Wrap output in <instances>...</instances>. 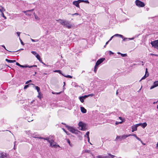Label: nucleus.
Instances as JSON below:
<instances>
[{
  "mask_svg": "<svg viewBox=\"0 0 158 158\" xmlns=\"http://www.w3.org/2000/svg\"><path fill=\"white\" fill-rule=\"evenodd\" d=\"M57 21L62 25L68 29H70L73 27V25L69 21L60 19Z\"/></svg>",
  "mask_w": 158,
  "mask_h": 158,
  "instance_id": "1",
  "label": "nucleus"
},
{
  "mask_svg": "<svg viewBox=\"0 0 158 158\" xmlns=\"http://www.w3.org/2000/svg\"><path fill=\"white\" fill-rule=\"evenodd\" d=\"M33 137L34 138H37L39 139H44V140H46L48 142H49L50 143V146H54V147L55 146V145H54V144H53V145H52V143H53V142H54V140H49V138H48V137L43 138V137H36V136H34V137Z\"/></svg>",
  "mask_w": 158,
  "mask_h": 158,
  "instance_id": "2",
  "label": "nucleus"
},
{
  "mask_svg": "<svg viewBox=\"0 0 158 158\" xmlns=\"http://www.w3.org/2000/svg\"><path fill=\"white\" fill-rule=\"evenodd\" d=\"M79 126L81 128L80 129L81 131H85L86 130V125L82 122H80L78 124Z\"/></svg>",
  "mask_w": 158,
  "mask_h": 158,
  "instance_id": "3",
  "label": "nucleus"
},
{
  "mask_svg": "<svg viewBox=\"0 0 158 158\" xmlns=\"http://www.w3.org/2000/svg\"><path fill=\"white\" fill-rule=\"evenodd\" d=\"M129 136H130V135H125L121 136L117 135L116 139L114 140V141H117L119 140L120 141H121L122 139H125L126 138Z\"/></svg>",
  "mask_w": 158,
  "mask_h": 158,
  "instance_id": "4",
  "label": "nucleus"
},
{
  "mask_svg": "<svg viewBox=\"0 0 158 158\" xmlns=\"http://www.w3.org/2000/svg\"><path fill=\"white\" fill-rule=\"evenodd\" d=\"M65 127L68 128V130L71 132L73 133H75L76 134H77V130L75 129L73 127L68 126L67 125L65 124Z\"/></svg>",
  "mask_w": 158,
  "mask_h": 158,
  "instance_id": "5",
  "label": "nucleus"
},
{
  "mask_svg": "<svg viewBox=\"0 0 158 158\" xmlns=\"http://www.w3.org/2000/svg\"><path fill=\"white\" fill-rule=\"evenodd\" d=\"M150 44L152 45V47H153L158 50V40L153 41H152Z\"/></svg>",
  "mask_w": 158,
  "mask_h": 158,
  "instance_id": "6",
  "label": "nucleus"
},
{
  "mask_svg": "<svg viewBox=\"0 0 158 158\" xmlns=\"http://www.w3.org/2000/svg\"><path fill=\"white\" fill-rule=\"evenodd\" d=\"M135 2L136 5L139 7H143L145 6L144 2L139 0H136Z\"/></svg>",
  "mask_w": 158,
  "mask_h": 158,
  "instance_id": "7",
  "label": "nucleus"
},
{
  "mask_svg": "<svg viewBox=\"0 0 158 158\" xmlns=\"http://www.w3.org/2000/svg\"><path fill=\"white\" fill-rule=\"evenodd\" d=\"M34 10V9H32L26 11H23V12L25 13L26 15L30 16L31 15V12H32Z\"/></svg>",
  "mask_w": 158,
  "mask_h": 158,
  "instance_id": "8",
  "label": "nucleus"
},
{
  "mask_svg": "<svg viewBox=\"0 0 158 158\" xmlns=\"http://www.w3.org/2000/svg\"><path fill=\"white\" fill-rule=\"evenodd\" d=\"M139 126V124H137L131 126L132 132H133L137 130V127Z\"/></svg>",
  "mask_w": 158,
  "mask_h": 158,
  "instance_id": "9",
  "label": "nucleus"
},
{
  "mask_svg": "<svg viewBox=\"0 0 158 158\" xmlns=\"http://www.w3.org/2000/svg\"><path fill=\"white\" fill-rule=\"evenodd\" d=\"M105 60V58H100L97 61L95 64L98 66L99 64L102 63Z\"/></svg>",
  "mask_w": 158,
  "mask_h": 158,
  "instance_id": "10",
  "label": "nucleus"
},
{
  "mask_svg": "<svg viewBox=\"0 0 158 158\" xmlns=\"http://www.w3.org/2000/svg\"><path fill=\"white\" fill-rule=\"evenodd\" d=\"M157 86H158V81L154 82L153 85L151 87L150 89H152Z\"/></svg>",
  "mask_w": 158,
  "mask_h": 158,
  "instance_id": "11",
  "label": "nucleus"
},
{
  "mask_svg": "<svg viewBox=\"0 0 158 158\" xmlns=\"http://www.w3.org/2000/svg\"><path fill=\"white\" fill-rule=\"evenodd\" d=\"M80 3V2L78 1V0L76 1H74L73 2V4L75 6L79 8V4Z\"/></svg>",
  "mask_w": 158,
  "mask_h": 158,
  "instance_id": "12",
  "label": "nucleus"
},
{
  "mask_svg": "<svg viewBox=\"0 0 158 158\" xmlns=\"http://www.w3.org/2000/svg\"><path fill=\"white\" fill-rule=\"evenodd\" d=\"M0 158H5L7 156L6 153L3 152H0Z\"/></svg>",
  "mask_w": 158,
  "mask_h": 158,
  "instance_id": "13",
  "label": "nucleus"
},
{
  "mask_svg": "<svg viewBox=\"0 0 158 158\" xmlns=\"http://www.w3.org/2000/svg\"><path fill=\"white\" fill-rule=\"evenodd\" d=\"M114 37H119L122 38H123V36L122 35L118 34H116L114 35H113V36H112L110 38L111 39H112Z\"/></svg>",
  "mask_w": 158,
  "mask_h": 158,
  "instance_id": "14",
  "label": "nucleus"
},
{
  "mask_svg": "<svg viewBox=\"0 0 158 158\" xmlns=\"http://www.w3.org/2000/svg\"><path fill=\"white\" fill-rule=\"evenodd\" d=\"M139 126H141L143 128H144L147 126V123L145 122L139 123Z\"/></svg>",
  "mask_w": 158,
  "mask_h": 158,
  "instance_id": "15",
  "label": "nucleus"
},
{
  "mask_svg": "<svg viewBox=\"0 0 158 158\" xmlns=\"http://www.w3.org/2000/svg\"><path fill=\"white\" fill-rule=\"evenodd\" d=\"M94 96V94H89L88 95H85L84 96H82V97H83V98L84 99H85L86 98H88L90 96V97H93Z\"/></svg>",
  "mask_w": 158,
  "mask_h": 158,
  "instance_id": "16",
  "label": "nucleus"
},
{
  "mask_svg": "<svg viewBox=\"0 0 158 158\" xmlns=\"http://www.w3.org/2000/svg\"><path fill=\"white\" fill-rule=\"evenodd\" d=\"M81 112L83 113H85L86 112V110L83 107H81Z\"/></svg>",
  "mask_w": 158,
  "mask_h": 158,
  "instance_id": "17",
  "label": "nucleus"
},
{
  "mask_svg": "<svg viewBox=\"0 0 158 158\" xmlns=\"http://www.w3.org/2000/svg\"><path fill=\"white\" fill-rule=\"evenodd\" d=\"M43 64H45L44 63L42 62V60L41 59H40V55L38 54L35 56Z\"/></svg>",
  "mask_w": 158,
  "mask_h": 158,
  "instance_id": "18",
  "label": "nucleus"
},
{
  "mask_svg": "<svg viewBox=\"0 0 158 158\" xmlns=\"http://www.w3.org/2000/svg\"><path fill=\"white\" fill-rule=\"evenodd\" d=\"M54 144V145H55V146L54 147L52 146H51L52 147H53L54 148H57V147H59V145H58L57 143L55 142L54 141V142L52 143V145H53Z\"/></svg>",
  "mask_w": 158,
  "mask_h": 158,
  "instance_id": "19",
  "label": "nucleus"
},
{
  "mask_svg": "<svg viewBox=\"0 0 158 158\" xmlns=\"http://www.w3.org/2000/svg\"><path fill=\"white\" fill-rule=\"evenodd\" d=\"M98 65H97L96 64H95V65L94 66V71L95 73H96V72L97 71V69H98Z\"/></svg>",
  "mask_w": 158,
  "mask_h": 158,
  "instance_id": "20",
  "label": "nucleus"
},
{
  "mask_svg": "<svg viewBox=\"0 0 158 158\" xmlns=\"http://www.w3.org/2000/svg\"><path fill=\"white\" fill-rule=\"evenodd\" d=\"M53 72H55V73H58L59 74H61L62 75V74H63L62 73L61 71L60 70H56L53 71Z\"/></svg>",
  "mask_w": 158,
  "mask_h": 158,
  "instance_id": "21",
  "label": "nucleus"
},
{
  "mask_svg": "<svg viewBox=\"0 0 158 158\" xmlns=\"http://www.w3.org/2000/svg\"><path fill=\"white\" fill-rule=\"evenodd\" d=\"M5 9H4V8L2 6H0V12H1V13L2 12H4V11H5Z\"/></svg>",
  "mask_w": 158,
  "mask_h": 158,
  "instance_id": "22",
  "label": "nucleus"
},
{
  "mask_svg": "<svg viewBox=\"0 0 158 158\" xmlns=\"http://www.w3.org/2000/svg\"><path fill=\"white\" fill-rule=\"evenodd\" d=\"M35 89H36L37 90V91L38 92V93L40 92V88L38 86H35Z\"/></svg>",
  "mask_w": 158,
  "mask_h": 158,
  "instance_id": "23",
  "label": "nucleus"
},
{
  "mask_svg": "<svg viewBox=\"0 0 158 158\" xmlns=\"http://www.w3.org/2000/svg\"><path fill=\"white\" fill-rule=\"evenodd\" d=\"M123 41H129V38H124L123 37Z\"/></svg>",
  "mask_w": 158,
  "mask_h": 158,
  "instance_id": "24",
  "label": "nucleus"
},
{
  "mask_svg": "<svg viewBox=\"0 0 158 158\" xmlns=\"http://www.w3.org/2000/svg\"><path fill=\"white\" fill-rule=\"evenodd\" d=\"M62 75L63 76H64V77H66L67 78H72V76L70 75H68L66 76V75H64V74H62Z\"/></svg>",
  "mask_w": 158,
  "mask_h": 158,
  "instance_id": "25",
  "label": "nucleus"
},
{
  "mask_svg": "<svg viewBox=\"0 0 158 158\" xmlns=\"http://www.w3.org/2000/svg\"><path fill=\"white\" fill-rule=\"evenodd\" d=\"M26 133L30 136H32L31 133L30 131H26Z\"/></svg>",
  "mask_w": 158,
  "mask_h": 158,
  "instance_id": "26",
  "label": "nucleus"
},
{
  "mask_svg": "<svg viewBox=\"0 0 158 158\" xmlns=\"http://www.w3.org/2000/svg\"><path fill=\"white\" fill-rule=\"evenodd\" d=\"M79 98V100H80V101H81V102L83 103L84 102V99L83 98V97H82V96L81 97H80Z\"/></svg>",
  "mask_w": 158,
  "mask_h": 158,
  "instance_id": "27",
  "label": "nucleus"
},
{
  "mask_svg": "<svg viewBox=\"0 0 158 158\" xmlns=\"http://www.w3.org/2000/svg\"><path fill=\"white\" fill-rule=\"evenodd\" d=\"M26 66H27V68L28 67L29 68H31L33 67H37V66L36 65H32V66H29V65H26Z\"/></svg>",
  "mask_w": 158,
  "mask_h": 158,
  "instance_id": "28",
  "label": "nucleus"
},
{
  "mask_svg": "<svg viewBox=\"0 0 158 158\" xmlns=\"http://www.w3.org/2000/svg\"><path fill=\"white\" fill-rule=\"evenodd\" d=\"M97 158H106V156H102L101 155H99L96 156V157Z\"/></svg>",
  "mask_w": 158,
  "mask_h": 158,
  "instance_id": "29",
  "label": "nucleus"
},
{
  "mask_svg": "<svg viewBox=\"0 0 158 158\" xmlns=\"http://www.w3.org/2000/svg\"><path fill=\"white\" fill-rule=\"evenodd\" d=\"M1 47H2L3 48H4V49L6 50V51H8L6 48V47L4 45H0V48H1ZM9 52H11V51H9Z\"/></svg>",
  "mask_w": 158,
  "mask_h": 158,
  "instance_id": "30",
  "label": "nucleus"
},
{
  "mask_svg": "<svg viewBox=\"0 0 158 158\" xmlns=\"http://www.w3.org/2000/svg\"><path fill=\"white\" fill-rule=\"evenodd\" d=\"M5 60L8 63H12V60H9L7 59H6Z\"/></svg>",
  "mask_w": 158,
  "mask_h": 158,
  "instance_id": "31",
  "label": "nucleus"
},
{
  "mask_svg": "<svg viewBox=\"0 0 158 158\" xmlns=\"http://www.w3.org/2000/svg\"><path fill=\"white\" fill-rule=\"evenodd\" d=\"M61 92H58V93L55 92H52V93L53 94H61Z\"/></svg>",
  "mask_w": 158,
  "mask_h": 158,
  "instance_id": "32",
  "label": "nucleus"
},
{
  "mask_svg": "<svg viewBox=\"0 0 158 158\" xmlns=\"http://www.w3.org/2000/svg\"><path fill=\"white\" fill-rule=\"evenodd\" d=\"M147 77V76H146V74H145V75L140 80V81H141L142 80L144 79Z\"/></svg>",
  "mask_w": 158,
  "mask_h": 158,
  "instance_id": "33",
  "label": "nucleus"
},
{
  "mask_svg": "<svg viewBox=\"0 0 158 158\" xmlns=\"http://www.w3.org/2000/svg\"><path fill=\"white\" fill-rule=\"evenodd\" d=\"M136 138L138 139V140H139V141H140L141 143L143 144V145H145V144H144L143 143V142L141 140V139L139 138V137H137Z\"/></svg>",
  "mask_w": 158,
  "mask_h": 158,
  "instance_id": "34",
  "label": "nucleus"
},
{
  "mask_svg": "<svg viewBox=\"0 0 158 158\" xmlns=\"http://www.w3.org/2000/svg\"><path fill=\"white\" fill-rule=\"evenodd\" d=\"M31 53L35 56L38 54L35 51H32L31 52Z\"/></svg>",
  "mask_w": 158,
  "mask_h": 158,
  "instance_id": "35",
  "label": "nucleus"
},
{
  "mask_svg": "<svg viewBox=\"0 0 158 158\" xmlns=\"http://www.w3.org/2000/svg\"><path fill=\"white\" fill-rule=\"evenodd\" d=\"M1 16L4 18L5 19H6V16H5L3 12L1 13Z\"/></svg>",
  "mask_w": 158,
  "mask_h": 158,
  "instance_id": "36",
  "label": "nucleus"
},
{
  "mask_svg": "<svg viewBox=\"0 0 158 158\" xmlns=\"http://www.w3.org/2000/svg\"><path fill=\"white\" fill-rule=\"evenodd\" d=\"M121 55L122 57H126L127 56V54H121Z\"/></svg>",
  "mask_w": 158,
  "mask_h": 158,
  "instance_id": "37",
  "label": "nucleus"
},
{
  "mask_svg": "<svg viewBox=\"0 0 158 158\" xmlns=\"http://www.w3.org/2000/svg\"><path fill=\"white\" fill-rule=\"evenodd\" d=\"M72 16H74V15H80L79 14H78V13H75L74 14H72Z\"/></svg>",
  "mask_w": 158,
  "mask_h": 158,
  "instance_id": "38",
  "label": "nucleus"
},
{
  "mask_svg": "<svg viewBox=\"0 0 158 158\" xmlns=\"http://www.w3.org/2000/svg\"><path fill=\"white\" fill-rule=\"evenodd\" d=\"M34 15L35 18L36 19H39V18L36 15H35V12L34 13Z\"/></svg>",
  "mask_w": 158,
  "mask_h": 158,
  "instance_id": "39",
  "label": "nucleus"
},
{
  "mask_svg": "<svg viewBox=\"0 0 158 158\" xmlns=\"http://www.w3.org/2000/svg\"><path fill=\"white\" fill-rule=\"evenodd\" d=\"M31 40L33 42H38V40H34V39H31Z\"/></svg>",
  "mask_w": 158,
  "mask_h": 158,
  "instance_id": "40",
  "label": "nucleus"
},
{
  "mask_svg": "<svg viewBox=\"0 0 158 158\" xmlns=\"http://www.w3.org/2000/svg\"><path fill=\"white\" fill-rule=\"evenodd\" d=\"M89 131H87L85 135V137H86V135H87V137L89 136Z\"/></svg>",
  "mask_w": 158,
  "mask_h": 158,
  "instance_id": "41",
  "label": "nucleus"
},
{
  "mask_svg": "<svg viewBox=\"0 0 158 158\" xmlns=\"http://www.w3.org/2000/svg\"><path fill=\"white\" fill-rule=\"evenodd\" d=\"M63 130L66 133L67 135L69 134V132L67 131L64 128H62Z\"/></svg>",
  "mask_w": 158,
  "mask_h": 158,
  "instance_id": "42",
  "label": "nucleus"
},
{
  "mask_svg": "<svg viewBox=\"0 0 158 158\" xmlns=\"http://www.w3.org/2000/svg\"><path fill=\"white\" fill-rule=\"evenodd\" d=\"M40 93L41 92L38 93V95L37 96L38 98H39L40 99H41Z\"/></svg>",
  "mask_w": 158,
  "mask_h": 158,
  "instance_id": "43",
  "label": "nucleus"
},
{
  "mask_svg": "<svg viewBox=\"0 0 158 158\" xmlns=\"http://www.w3.org/2000/svg\"><path fill=\"white\" fill-rule=\"evenodd\" d=\"M130 135V136H133L134 137H135L136 138L137 136L136 135V134H132V135H131V134H129V135Z\"/></svg>",
  "mask_w": 158,
  "mask_h": 158,
  "instance_id": "44",
  "label": "nucleus"
},
{
  "mask_svg": "<svg viewBox=\"0 0 158 158\" xmlns=\"http://www.w3.org/2000/svg\"><path fill=\"white\" fill-rule=\"evenodd\" d=\"M108 52L110 55H113L114 54V53L111 51H109Z\"/></svg>",
  "mask_w": 158,
  "mask_h": 158,
  "instance_id": "45",
  "label": "nucleus"
},
{
  "mask_svg": "<svg viewBox=\"0 0 158 158\" xmlns=\"http://www.w3.org/2000/svg\"><path fill=\"white\" fill-rule=\"evenodd\" d=\"M19 40H20L21 44L22 45H23L24 44L23 43V42L22 40L20 38V37L19 38Z\"/></svg>",
  "mask_w": 158,
  "mask_h": 158,
  "instance_id": "46",
  "label": "nucleus"
},
{
  "mask_svg": "<svg viewBox=\"0 0 158 158\" xmlns=\"http://www.w3.org/2000/svg\"><path fill=\"white\" fill-rule=\"evenodd\" d=\"M108 155H109L112 158H113L115 156H114L112 155L111 154H110V153H109Z\"/></svg>",
  "mask_w": 158,
  "mask_h": 158,
  "instance_id": "47",
  "label": "nucleus"
},
{
  "mask_svg": "<svg viewBox=\"0 0 158 158\" xmlns=\"http://www.w3.org/2000/svg\"><path fill=\"white\" fill-rule=\"evenodd\" d=\"M4 65H2L1 67L0 66V70L4 68Z\"/></svg>",
  "mask_w": 158,
  "mask_h": 158,
  "instance_id": "48",
  "label": "nucleus"
},
{
  "mask_svg": "<svg viewBox=\"0 0 158 158\" xmlns=\"http://www.w3.org/2000/svg\"><path fill=\"white\" fill-rule=\"evenodd\" d=\"M28 87V85H25L24 86V89H27Z\"/></svg>",
  "mask_w": 158,
  "mask_h": 158,
  "instance_id": "49",
  "label": "nucleus"
},
{
  "mask_svg": "<svg viewBox=\"0 0 158 158\" xmlns=\"http://www.w3.org/2000/svg\"><path fill=\"white\" fill-rule=\"evenodd\" d=\"M20 67H22V68H27L26 65H21V66H20Z\"/></svg>",
  "mask_w": 158,
  "mask_h": 158,
  "instance_id": "50",
  "label": "nucleus"
},
{
  "mask_svg": "<svg viewBox=\"0 0 158 158\" xmlns=\"http://www.w3.org/2000/svg\"><path fill=\"white\" fill-rule=\"evenodd\" d=\"M16 34H17L18 36L19 37L20 34V32H16Z\"/></svg>",
  "mask_w": 158,
  "mask_h": 158,
  "instance_id": "51",
  "label": "nucleus"
},
{
  "mask_svg": "<svg viewBox=\"0 0 158 158\" xmlns=\"http://www.w3.org/2000/svg\"><path fill=\"white\" fill-rule=\"evenodd\" d=\"M67 142L69 143V145L71 146L70 142L69 139H67Z\"/></svg>",
  "mask_w": 158,
  "mask_h": 158,
  "instance_id": "52",
  "label": "nucleus"
},
{
  "mask_svg": "<svg viewBox=\"0 0 158 158\" xmlns=\"http://www.w3.org/2000/svg\"><path fill=\"white\" fill-rule=\"evenodd\" d=\"M78 1L80 2V3L82 2H84L85 1V0H78Z\"/></svg>",
  "mask_w": 158,
  "mask_h": 158,
  "instance_id": "53",
  "label": "nucleus"
},
{
  "mask_svg": "<svg viewBox=\"0 0 158 158\" xmlns=\"http://www.w3.org/2000/svg\"><path fill=\"white\" fill-rule=\"evenodd\" d=\"M16 65L20 67V66H21V64H20L18 62H16Z\"/></svg>",
  "mask_w": 158,
  "mask_h": 158,
  "instance_id": "54",
  "label": "nucleus"
},
{
  "mask_svg": "<svg viewBox=\"0 0 158 158\" xmlns=\"http://www.w3.org/2000/svg\"><path fill=\"white\" fill-rule=\"evenodd\" d=\"M31 80H30L29 81H27L26 83V84H27L29 82H31Z\"/></svg>",
  "mask_w": 158,
  "mask_h": 158,
  "instance_id": "55",
  "label": "nucleus"
},
{
  "mask_svg": "<svg viewBox=\"0 0 158 158\" xmlns=\"http://www.w3.org/2000/svg\"><path fill=\"white\" fill-rule=\"evenodd\" d=\"M84 2H85L87 3H89L88 0H85Z\"/></svg>",
  "mask_w": 158,
  "mask_h": 158,
  "instance_id": "56",
  "label": "nucleus"
},
{
  "mask_svg": "<svg viewBox=\"0 0 158 158\" xmlns=\"http://www.w3.org/2000/svg\"><path fill=\"white\" fill-rule=\"evenodd\" d=\"M129 39H129V40H133L134 39V37H132V38H129Z\"/></svg>",
  "mask_w": 158,
  "mask_h": 158,
  "instance_id": "57",
  "label": "nucleus"
},
{
  "mask_svg": "<svg viewBox=\"0 0 158 158\" xmlns=\"http://www.w3.org/2000/svg\"><path fill=\"white\" fill-rule=\"evenodd\" d=\"M34 102H35L34 100H32L30 104H32Z\"/></svg>",
  "mask_w": 158,
  "mask_h": 158,
  "instance_id": "58",
  "label": "nucleus"
},
{
  "mask_svg": "<svg viewBox=\"0 0 158 158\" xmlns=\"http://www.w3.org/2000/svg\"><path fill=\"white\" fill-rule=\"evenodd\" d=\"M0 52H3V51L2 50V49H1V48H0Z\"/></svg>",
  "mask_w": 158,
  "mask_h": 158,
  "instance_id": "59",
  "label": "nucleus"
},
{
  "mask_svg": "<svg viewBox=\"0 0 158 158\" xmlns=\"http://www.w3.org/2000/svg\"><path fill=\"white\" fill-rule=\"evenodd\" d=\"M87 138L88 139V141L89 142V136H88V137H87Z\"/></svg>",
  "mask_w": 158,
  "mask_h": 158,
  "instance_id": "60",
  "label": "nucleus"
},
{
  "mask_svg": "<svg viewBox=\"0 0 158 158\" xmlns=\"http://www.w3.org/2000/svg\"><path fill=\"white\" fill-rule=\"evenodd\" d=\"M109 42H110V41H109V40H108L107 42L106 43V45H107V44H108V43H109Z\"/></svg>",
  "mask_w": 158,
  "mask_h": 158,
  "instance_id": "61",
  "label": "nucleus"
},
{
  "mask_svg": "<svg viewBox=\"0 0 158 158\" xmlns=\"http://www.w3.org/2000/svg\"><path fill=\"white\" fill-rule=\"evenodd\" d=\"M12 63H14V62H16V61L15 60H12Z\"/></svg>",
  "mask_w": 158,
  "mask_h": 158,
  "instance_id": "62",
  "label": "nucleus"
},
{
  "mask_svg": "<svg viewBox=\"0 0 158 158\" xmlns=\"http://www.w3.org/2000/svg\"><path fill=\"white\" fill-rule=\"evenodd\" d=\"M139 35H135V36L134 38L138 37L139 36Z\"/></svg>",
  "mask_w": 158,
  "mask_h": 158,
  "instance_id": "63",
  "label": "nucleus"
},
{
  "mask_svg": "<svg viewBox=\"0 0 158 158\" xmlns=\"http://www.w3.org/2000/svg\"><path fill=\"white\" fill-rule=\"evenodd\" d=\"M119 119H120V120H122V117H119Z\"/></svg>",
  "mask_w": 158,
  "mask_h": 158,
  "instance_id": "64",
  "label": "nucleus"
}]
</instances>
